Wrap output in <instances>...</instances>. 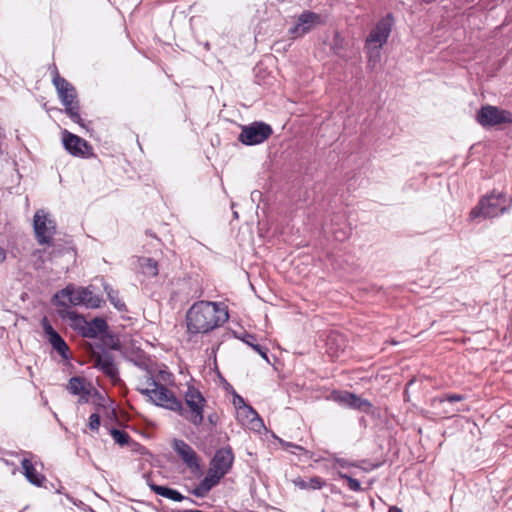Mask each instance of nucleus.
I'll use <instances>...</instances> for the list:
<instances>
[{
	"mask_svg": "<svg viewBox=\"0 0 512 512\" xmlns=\"http://www.w3.org/2000/svg\"><path fill=\"white\" fill-rule=\"evenodd\" d=\"M476 120L485 128L512 124V112L497 106L485 105L477 112Z\"/></svg>",
	"mask_w": 512,
	"mask_h": 512,
	"instance_id": "obj_7",
	"label": "nucleus"
},
{
	"mask_svg": "<svg viewBox=\"0 0 512 512\" xmlns=\"http://www.w3.org/2000/svg\"><path fill=\"white\" fill-rule=\"evenodd\" d=\"M54 299L56 300V303L60 306H67L68 304L74 306H93L92 292L88 288H75L73 285H68L64 289L57 292L54 296Z\"/></svg>",
	"mask_w": 512,
	"mask_h": 512,
	"instance_id": "obj_8",
	"label": "nucleus"
},
{
	"mask_svg": "<svg viewBox=\"0 0 512 512\" xmlns=\"http://www.w3.org/2000/svg\"><path fill=\"white\" fill-rule=\"evenodd\" d=\"M173 449L177 455L181 458L183 463L193 472L197 473L200 471V464L197 453L193 448L181 439H175L173 441Z\"/></svg>",
	"mask_w": 512,
	"mask_h": 512,
	"instance_id": "obj_13",
	"label": "nucleus"
},
{
	"mask_svg": "<svg viewBox=\"0 0 512 512\" xmlns=\"http://www.w3.org/2000/svg\"><path fill=\"white\" fill-rule=\"evenodd\" d=\"M139 266L141 272L148 277H155L158 275V262L153 258L142 257L139 259Z\"/></svg>",
	"mask_w": 512,
	"mask_h": 512,
	"instance_id": "obj_26",
	"label": "nucleus"
},
{
	"mask_svg": "<svg viewBox=\"0 0 512 512\" xmlns=\"http://www.w3.org/2000/svg\"><path fill=\"white\" fill-rule=\"evenodd\" d=\"M6 256H7L6 250L0 246V264L5 261Z\"/></svg>",
	"mask_w": 512,
	"mask_h": 512,
	"instance_id": "obj_39",
	"label": "nucleus"
},
{
	"mask_svg": "<svg viewBox=\"0 0 512 512\" xmlns=\"http://www.w3.org/2000/svg\"><path fill=\"white\" fill-rule=\"evenodd\" d=\"M148 485H149L150 489L155 494L165 497L167 499H170V500H173L176 502H181L184 499H186V497L184 495H182L179 491H177L175 489L168 488L165 486H160V485H157L154 483H148Z\"/></svg>",
	"mask_w": 512,
	"mask_h": 512,
	"instance_id": "obj_23",
	"label": "nucleus"
},
{
	"mask_svg": "<svg viewBox=\"0 0 512 512\" xmlns=\"http://www.w3.org/2000/svg\"><path fill=\"white\" fill-rule=\"evenodd\" d=\"M338 476H339V478L344 479V480L347 481L348 488L351 491L359 492V491L362 490L361 484H360V482L357 479H355V478H353V477H351L348 474L343 473V472H338Z\"/></svg>",
	"mask_w": 512,
	"mask_h": 512,
	"instance_id": "obj_31",
	"label": "nucleus"
},
{
	"mask_svg": "<svg viewBox=\"0 0 512 512\" xmlns=\"http://www.w3.org/2000/svg\"><path fill=\"white\" fill-rule=\"evenodd\" d=\"M223 477L208 469L206 476L192 490V494L196 497H205L209 491L215 487Z\"/></svg>",
	"mask_w": 512,
	"mask_h": 512,
	"instance_id": "obj_21",
	"label": "nucleus"
},
{
	"mask_svg": "<svg viewBox=\"0 0 512 512\" xmlns=\"http://www.w3.org/2000/svg\"><path fill=\"white\" fill-rule=\"evenodd\" d=\"M49 254L52 256L54 255V250L50 251Z\"/></svg>",
	"mask_w": 512,
	"mask_h": 512,
	"instance_id": "obj_44",
	"label": "nucleus"
},
{
	"mask_svg": "<svg viewBox=\"0 0 512 512\" xmlns=\"http://www.w3.org/2000/svg\"><path fill=\"white\" fill-rule=\"evenodd\" d=\"M111 436H112L113 440L121 446L128 444L130 441L129 434L126 433L125 431H122L119 429L113 428L111 430Z\"/></svg>",
	"mask_w": 512,
	"mask_h": 512,
	"instance_id": "obj_30",
	"label": "nucleus"
},
{
	"mask_svg": "<svg viewBox=\"0 0 512 512\" xmlns=\"http://www.w3.org/2000/svg\"><path fill=\"white\" fill-rule=\"evenodd\" d=\"M137 390L156 406L174 411L180 409V401L164 385H158L154 378L147 377L141 381Z\"/></svg>",
	"mask_w": 512,
	"mask_h": 512,
	"instance_id": "obj_3",
	"label": "nucleus"
},
{
	"mask_svg": "<svg viewBox=\"0 0 512 512\" xmlns=\"http://www.w3.org/2000/svg\"><path fill=\"white\" fill-rule=\"evenodd\" d=\"M53 84L57 90L62 105L65 107L66 114L73 122L84 127L83 120L79 113L80 107L74 86L66 79L60 77L57 71L53 77Z\"/></svg>",
	"mask_w": 512,
	"mask_h": 512,
	"instance_id": "obj_4",
	"label": "nucleus"
},
{
	"mask_svg": "<svg viewBox=\"0 0 512 512\" xmlns=\"http://www.w3.org/2000/svg\"><path fill=\"white\" fill-rule=\"evenodd\" d=\"M233 215H234V218H235V219H237V218H238V213H237L236 211H234Z\"/></svg>",
	"mask_w": 512,
	"mask_h": 512,
	"instance_id": "obj_41",
	"label": "nucleus"
},
{
	"mask_svg": "<svg viewBox=\"0 0 512 512\" xmlns=\"http://www.w3.org/2000/svg\"><path fill=\"white\" fill-rule=\"evenodd\" d=\"M234 462V454L230 447H225L217 450L210 462V467L213 472L224 477L232 468Z\"/></svg>",
	"mask_w": 512,
	"mask_h": 512,
	"instance_id": "obj_12",
	"label": "nucleus"
},
{
	"mask_svg": "<svg viewBox=\"0 0 512 512\" xmlns=\"http://www.w3.org/2000/svg\"><path fill=\"white\" fill-rule=\"evenodd\" d=\"M379 467V464L371 463L368 460L355 461V468H358L364 472H370Z\"/></svg>",
	"mask_w": 512,
	"mask_h": 512,
	"instance_id": "obj_33",
	"label": "nucleus"
},
{
	"mask_svg": "<svg viewBox=\"0 0 512 512\" xmlns=\"http://www.w3.org/2000/svg\"><path fill=\"white\" fill-rule=\"evenodd\" d=\"M93 334L90 336H94L96 333H104L107 329V323L102 318H95L91 322Z\"/></svg>",
	"mask_w": 512,
	"mask_h": 512,
	"instance_id": "obj_32",
	"label": "nucleus"
},
{
	"mask_svg": "<svg viewBox=\"0 0 512 512\" xmlns=\"http://www.w3.org/2000/svg\"><path fill=\"white\" fill-rule=\"evenodd\" d=\"M394 19L392 14H387L380 19L370 31L364 44L368 58V66L374 68L380 61L381 49L388 41L391 34Z\"/></svg>",
	"mask_w": 512,
	"mask_h": 512,
	"instance_id": "obj_2",
	"label": "nucleus"
},
{
	"mask_svg": "<svg viewBox=\"0 0 512 512\" xmlns=\"http://www.w3.org/2000/svg\"><path fill=\"white\" fill-rule=\"evenodd\" d=\"M36 239L40 245L50 246V240L56 233V223L44 210H39L33 218Z\"/></svg>",
	"mask_w": 512,
	"mask_h": 512,
	"instance_id": "obj_9",
	"label": "nucleus"
},
{
	"mask_svg": "<svg viewBox=\"0 0 512 512\" xmlns=\"http://www.w3.org/2000/svg\"><path fill=\"white\" fill-rule=\"evenodd\" d=\"M147 377H151L155 379V382L158 385H164L170 384L173 382V375L172 373L166 371V370H157L154 366L151 368V371L144 376V380H146Z\"/></svg>",
	"mask_w": 512,
	"mask_h": 512,
	"instance_id": "obj_25",
	"label": "nucleus"
},
{
	"mask_svg": "<svg viewBox=\"0 0 512 512\" xmlns=\"http://www.w3.org/2000/svg\"><path fill=\"white\" fill-rule=\"evenodd\" d=\"M104 290L107 294V297L110 303L120 312H124L127 310L125 303L120 299L119 292L114 290L109 285L104 286Z\"/></svg>",
	"mask_w": 512,
	"mask_h": 512,
	"instance_id": "obj_28",
	"label": "nucleus"
},
{
	"mask_svg": "<svg viewBox=\"0 0 512 512\" xmlns=\"http://www.w3.org/2000/svg\"><path fill=\"white\" fill-rule=\"evenodd\" d=\"M4 139H5V132H4L3 128H2V126L0 125V157L3 154L2 146H3Z\"/></svg>",
	"mask_w": 512,
	"mask_h": 512,
	"instance_id": "obj_38",
	"label": "nucleus"
},
{
	"mask_svg": "<svg viewBox=\"0 0 512 512\" xmlns=\"http://www.w3.org/2000/svg\"><path fill=\"white\" fill-rule=\"evenodd\" d=\"M333 461L341 468L355 467V461H349L345 458L335 457Z\"/></svg>",
	"mask_w": 512,
	"mask_h": 512,
	"instance_id": "obj_35",
	"label": "nucleus"
},
{
	"mask_svg": "<svg viewBox=\"0 0 512 512\" xmlns=\"http://www.w3.org/2000/svg\"><path fill=\"white\" fill-rule=\"evenodd\" d=\"M227 308L222 303L211 301L195 302L186 313L187 332L206 334L228 321Z\"/></svg>",
	"mask_w": 512,
	"mask_h": 512,
	"instance_id": "obj_1",
	"label": "nucleus"
},
{
	"mask_svg": "<svg viewBox=\"0 0 512 512\" xmlns=\"http://www.w3.org/2000/svg\"><path fill=\"white\" fill-rule=\"evenodd\" d=\"M209 421L212 423L213 422V418L212 416H209Z\"/></svg>",
	"mask_w": 512,
	"mask_h": 512,
	"instance_id": "obj_43",
	"label": "nucleus"
},
{
	"mask_svg": "<svg viewBox=\"0 0 512 512\" xmlns=\"http://www.w3.org/2000/svg\"><path fill=\"white\" fill-rule=\"evenodd\" d=\"M205 48L208 50L209 49V43H206L205 44Z\"/></svg>",
	"mask_w": 512,
	"mask_h": 512,
	"instance_id": "obj_42",
	"label": "nucleus"
},
{
	"mask_svg": "<svg viewBox=\"0 0 512 512\" xmlns=\"http://www.w3.org/2000/svg\"><path fill=\"white\" fill-rule=\"evenodd\" d=\"M508 207V201L502 193H491L479 201L478 205L474 207L470 212V218L476 219L479 217L483 218H494L503 214Z\"/></svg>",
	"mask_w": 512,
	"mask_h": 512,
	"instance_id": "obj_6",
	"label": "nucleus"
},
{
	"mask_svg": "<svg viewBox=\"0 0 512 512\" xmlns=\"http://www.w3.org/2000/svg\"><path fill=\"white\" fill-rule=\"evenodd\" d=\"M320 22V16L311 11H304L299 15L297 22L289 29L293 38L301 37L312 30L315 24Z\"/></svg>",
	"mask_w": 512,
	"mask_h": 512,
	"instance_id": "obj_18",
	"label": "nucleus"
},
{
	"mask_svg": "<svg viewBox=\"0 0 512 512\" xmlns=\"http://www.w3.org/2000/svg\"><path fill=\"white\" fill-rule=\"evenodd\" d=\"M40 324L43 329V337L51 345L53 351L63 360L69 361L71 359L70 348L63 337L53 328L46 316L41 319Z\"/></svg>",
	"mask_w": 512,
	"mask_h": 512,
	"instance_id": "obj_10",
	"label": "nucleus"
},
{
	"mask_svg": "<svg viewBox=\"0 0 512 512\" xmlns=\"http://www.w3.org/2000/svg\"><path fill=\"white\" fill-rule=\"evenodd\" d=\"M63 145L73 156L86 157L91 154V146L83 138L68 131L63 132Z\"/></svg>",
	"mask_w": 512,
	"mask_h": 512,
	"instance_id": "obj_14",
	"label": "nucleus"
},
{
	"mask_svg": "<svg viewBox=\"0 0 512 512\" xmlns=\"http://www.w3.org/2000/svg\"><path fill=\"white\" fill-rule=\"evenodd\" d=\"M186 408L180 402V409L174 410L194 426H200L204 420V406L206 400L201 392L194 387H188L185 393Z\"/></svg>",
	"mask_w": 512,
	"mask_h": 512,
	"instance_id": "obj_5",
	"label": "nucleus"
},
{
	"mask_svg": "<svg viewBox=\"0 0 512 512\" xmlns=\"http://www.w3.org/2000/svg\"><path fill=\"white\" fill-rule=\"evenodd\" d=\"M388 512H402V509H400L397 506H391L388 510Z\"/></svg>",
	"mask_w": 512,
	"mask_h": 512,
	"instance_id": "obj_40",
	"label": "nucleus"
},
{
	"mask_svg": "<svg viewBox=\"0 0 512 512\" xmlns=\"http://www.w3.org/2000/svg\"><path fill=\"white\" fill-rule=\"evenodd\" d=\"M294 484L299 487L300 489L304 490H317L321 489L326 485V482L324 479H322L319 476L311 477L308 480H304L302 478H298L294 481Z\"/></svg>",
	"mask_w": 512,
	"mask_h": 512,
	"instance_id": "obj_24",
	"label": "nucleus"
},
{
	"mask_svg": "<svg viewBox=\"0 0 512 512\" xmlns=\"http://www.w3.org/2000/svg\"><path fill=\"white\" fill-rule=\"evenodd\" d=\"M270 125L264 122H255L244 126L239 135V141L245 145H257L266 141L272 134Z\"/></svg>",
	"mask_w": 512,
	"mask_h": 512,
	"instance_id": "obj_11",
	"label": "nucleus"
},
{
	"mask_svg": "<svg viewBox=\"0 0 512 512\" xmlns=\"http://www.w3.org/2000/svg\"><path fill=\"white\" fill-rule=\"evenodd\" d=\"M466 399L465 395L462 394H455V393H447L445 395L435 397L432 400L433 405L436 404H443L444 402L454 403V402H460Z\"/></svg>",
	"mask_w": 512,
	"mask_h": 512,
	"instance_id": "obj_29",
	"label": "nucleus"
},
{
	"mask_svg": "<svg viewBox=\"0 0 512 512\" xmlns=\"http://www.w3.org/2000/svg\"><path fill=\"white\" fill-rule=\"evenodd\" d=\"M94 367L102 371L114 383L119 380L118 368L114 362V357L109 351H103L94 355Z\"/></svg>",
	"mask_w": 512,
	"mask_h": 512,
	"instance_id": "obj_17",
	"label": "nucleus"
},
{
	"mask_svg": "<svg viewBox=\"0 0 512 512\" xmlns=\"http://www.w3.org/2000/svg\"><path fill=\"white\" fill-rule=\"evenodd\" d=\"M280 443L282 444V446L285 448V449H289V448H294V449H297L299 451H304V448L299 446V445H295L291 442H286V441H283V440H280Z\"/></svg>",
	"mask_w": 512,
	"mask_h": 512,
	"instance_id": "obj_37",
	"label": "nucleus"
},
{
	"mask_svg": "<svg viewBox=\"0 0 512 512\" xmlns=\"http://www.w3.org/2000/svg\"><path fill=\"white\" fill-rule=\"evenodd\" d=\"M249 413L251 415V422L255 423L254 427H261L263 425L262 420L259 418L257 412L253 410L251 407H248Z\"/></svg>",
	"mask_w": 512,
	"mask_h": 512,
	"instance_id": "obj_36",
	"label": "nucleus"
},
{
	"mask_svg": "<svg viewBox=\"0 0 512 512\" xmlns=\"http://www.w3.org/2000/svg\"><path fill=\"white\" fill-rule=\"evenodd\" d=\"M333 398L341 405L366 413L372 408V404L368 400L347 391L335 393Z\"/></svg>",
	"mask_w": 512,
	"mask_h": 512,
	"instance_id": "obj_20",
	"label": "nucleus"
},
{
	"mask_svg": "<svg viewBox=\"0 0 512 512\" xmlns=\"http://www.w3.org/2000/svg\"><path fill=\"white\" fill-rule=\"evenodd\" d=\"M25 456L21 460L23 474L27 481L36 487H42L46 481V477L36 471V456L30 452H22Z\"/></svg>",
	"mask_w": 512,
	"mask_h": 512,
	"instance_id": "obj_15",
	"label": "nucleus"
},
{
	"mask_svg": "<svg viewBox=\"0 0 512 512\" xmlns=\"http://www.w3.org/2000/svg\"><path fill=\"white\" fill-rule=\"evenodd\" d=\"M66 389L72 395L79 396L78 402L84 404L89 402L93 387L84 377L73 376L69 379Z\"/></svg>",
	"mask_w": 512,
	"mask_h": 512,
	"instance_id": "obj_19",
	"label": "nucleus"
},
{
	"mask_svg": "<svg viewBox=\"0 0 512 512\" xmlns=\"http://www.w3.org/2000/svg\"><path fill=\"white\" fill-rule=\"evenodd\" d=\"M128 360L132 362L135 366L145 371V375H147L151 368L153 367V363L148 355H146L143 351H132L127 356Z\"/></svg>",
	"mask_w": 512,
	"mask_h": 512,
	"instance_id": "obj_22",
	"label": "nucleus"
},
{
	"mask_svg": "<svg viewBox=\"0 0 512 512\" xmlns=\"http://www.w3.org/2000/svg\"><path fill=\"white\" fill-rule=\"evenodd\" d=\"M324 232L331 235L334 240L342 242L350 236L351 228L343 214H336L331 219L330 224L324 226Z\"/></svg>",
	"mask_w": 512,
	"mask_h": 512,
	"instance_id": "obj_16",
	"label": "nucleus"
},
{
	"mask_svg": "<svg viewBox=\"0 0 512 512\" xmlns=\"http://www.w3.org/2000/svg\"><path fill=\"white\" fill-rule=\"evenodd\" d=\"M100 416L98 413H93L89 417L88 426L92 431H98L100 427Z\"/></svg>",
	"mask_w": 512,
	"mask_h": 512,
	"instance_id": "obj_34",
	"label": "nucleus"
},
{
	"mask_svg": "<svg viewBox=\"0 0 512 512\" xmlns=\"http://www.w3.org/2000/svg\"><path fill=\"white\" fill-rule=\"evenodd\" d=\"M243 342L250 346L255 352H257L267 363H270L268 358V349L256 342V337L252 334H246L243 337Z\"/></svg>",
	"mask_w": 512,
	"mask_h": 512,
	"instance_id": "obj_27",
	"label": "nucleus"
}]
</instances>
